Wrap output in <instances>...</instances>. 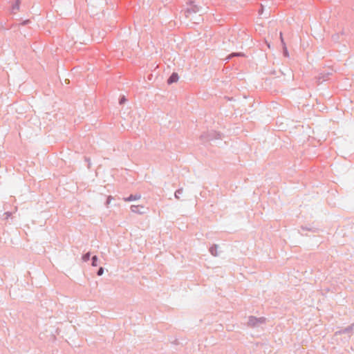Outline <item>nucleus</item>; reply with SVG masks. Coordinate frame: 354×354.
I'll return each mask as SVG.
<instances>
[{"label": "nucleus", "mask_w": 354, "mask_h": 354, "mask_svg": "<svg viewBox=\"0 0 354 354\" xmlns=\"http://www.w3.org/2000/svg\"><path fill=\"white\" fill-rule=\"evenodd\" d=\"M266 319L263 317H257L254 316H250L248 317V326L250 328H257L266 323Z\"/></svg>", "instance_id": "obj_1"}, {"label": "nucleus", "mask_w": 354, "mask_h": 354, "mask_svg": "<svg viewBox=\"0 0 354 354\" xmlns=\"http://www.w3.org/2000/svg\"><path fill=\"white\" fill-rule=\"evenodd\" d=\"M131 209L134 213L142 214L144 212V207L140 205H132Z\"/></svg>", "instance_id": "obj_2"}, {"label": "nucleus", "mask_w": 354, "mask_h": 354, "mask_svg": "<svg viewBox=\"0 0 354 354\" xmlns=\"http://www.w3.org/2000/svg\"><path fill=\"white\" fill-rule=\"evenodd\" d=\"M353 328L354 324H351V326H348L347 328L343 330L336 332V334L350 333Z\"/></svg>", "instance_id": "obj_3"}, {"label": "nucleus", "mask_w": 354, "mask_h": 354, "mask_svg": "<svg viewBox=\"0 0 354 354\" xmlns=\"http://www.w3.org/2000/svg\"><path fill=\"white\" fill-rule=\"evenodd\" d=\"M178 80V75L176 73H173L170 77L168 79V84H172L174 82H176Z\"/></svg>", "instance_id": "obj_4"}, {"label": "nucleus", "mask_w": 354, "mask_h": 354, "mask_svg": "<svg viewBox=\"0 0 354 354\" xmlns=\"http://www.w3.org/2000/svg\"><path fill=\"white\" fill-rule=\"evenodd\" d=\"M20 289H14V291L13 292H9V295L11 297H12L13 299H17L19 297V294L18 293V291Z\"/></svg>", "instance_id": "obj_5"}, {"label": "nucleus", "mask_w": 354, "mask_h": 354, "mask_svg": "<svg viewBox=\"0 0 354 354\" xmlns=\"http://www.w3.org/2000/svg\"><path fill=\"white\" fill-rule=\"evenodd\" d=\"M140 198V196H133V195H131L129 198H125V201H133V200H138Z\"/></svg>", "instance_id": "obj_6"}, {"label": "nucleus", "mask_w": 354, "mask_h": 354, "mask_svg": "<svg viewBox=\"0 0 354 354\" xmlns=\"http://www.w3.org/2000/svg\"><path fill=\"white\" fill-rule=\"evenodd\" d=\"M210 252L214 256H216L218 254L216 252V246L212 247L210 248Z\"/></svg>", "instance_id": "obj_7"}, {"label": "nucleus", "mask_w": 354, "mask_h": 354, "mask_svg": "<svg viewBox=\"0 0 354 354\" xmlns=\"http://www.w3.org/2000/svg\"><path fill=\"white\" fill-rule=\"evenodd\" d=\"M89 258H90V253H89V252H88V253H86V254H84V255L83 256L82 259H83L84 261H88Z\"/></svg>", "instance_id": "obj_8"}, {"label": "nucleus", "mask_w": 354, "mask_h": 354, "mask_svg": "<svg viewBox=\"0 0 354 354\" xmlns=\"http://www.w3.org/2000/svg\"><path fill=\"white\" fill-rule=\"evenodd\" d=\"M93 260V262H92V265L93 266H96L97 265V257L96 256H94L92 259Z\"/></svg>", "instance_id": "obj_9"}, {"label": "nucleus", "mask_w": 354, "mask_h": 354, "mask_svg": "<svg viewBox=\"0 0 354 354\" xmlns=\"http://www.w3.org/2000/svg\"><path fill=\"white\" fill-rule=\"evenodd\" d=\"M104 272V269L102 268H100L97 272V274L99 276L102 275Z\"/></svg>", "instance_id": "obj_10"}, {"label": "nucleus", "mask_w": 354, "mask_h": 354, "mask_svg": "<svg viewBox=\"0 0 354 354\" xmlns=\"http://www.w3.org/2000/svg\"><path fill=\"white\" fill-rule=\"evenodd\" d=\"M280 37H281V41H283L282 33H280Z\"/></svg>", "instance_id": "obj_11"}]
</instances>
